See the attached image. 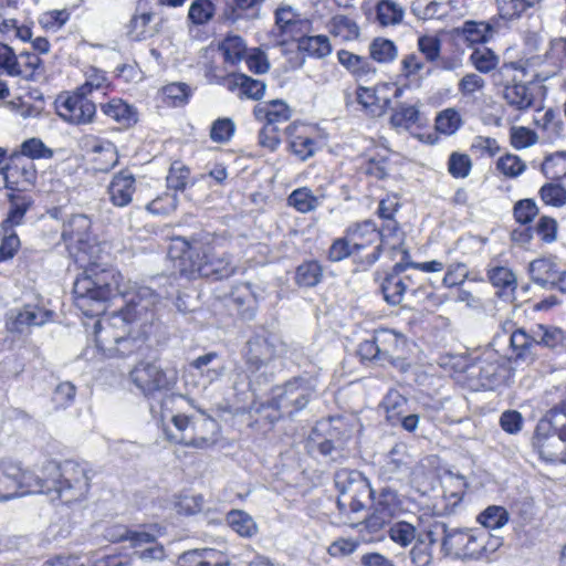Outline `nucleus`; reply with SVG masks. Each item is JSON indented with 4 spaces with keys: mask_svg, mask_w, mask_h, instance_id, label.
I'll list each match as a JSON object with an SVG mask.
<instances>
[{
    "mask_svg": "<svg viewBox=\"0 0 566 566\" xmlns=\"http://www.w3.org/2000/svg\"><path fill=\"white\" fill-rule=\"evenodd\" d=\"M91 226L87 216L73 214L62 230L64 241L78 244L76 261L85 268L84 274L74 283L75 304L86 316H98L105 311L107 301L128 296L123 308L94 324V332L98 348L111 350L107 344L112 338L120 355H130L142 347L150 333L160 296L151 287L137 286L125 280L116 269H99L93 255L99 249L88 242Z\"/></svg>",
    "mask_w": 566,
    "mask_h": 566,
    "instance_id": "nucleus-1",
    "label": "nucleus"
},
{
    "mask_svg": "<svg viewBox=\"0 0 566 566\" xmlns=\"http://www.w3.org/2000/svg\"><path fill=\"white\" fill-rule=\"evenodd\" d=\"M130 379L149 400L151 413L165 418V410L177 397L169 395L178 379L175 368H161L155 363H140L130 373Z\"/></svg>",
    "mask_w": 566,
    "mask_h": 566,
    "instance_id": "nucleus-2",
    "label": "nucleus"
},
{
    "mask_svg": "<svg viewBox=\"0 0 566 566\" xmlns=\"http://www.w3.org/2000/svg\"><path fill=\"white\" fill-rule=\"evenodd\" d=\"M90 470L86 464L73 460L59 463L48 460L43 464L44 476L50 475L49 495L64 504L82 501L90 490Z\"/></svg>",
    "mask_w": 566,
    "mask_h": 566,
    "instance_id": "nucleus-3",
    "label": "nucleus"
},
{
    "mask_svg": "<svg viewBox=\"0 0 566 566\" xmlns=\"http://www.w3.org/2000/svg\"><path fill=\"white\" fill-rule=\"evenodd\" d=\"M532 446L549 463H566V409L554 408L535 428Z\"/></svg>",
    "mask_w": 566,
    "mask_h": 566,
    "instance_id": "nucleus-4",
    "label": "nucleus"
},
{
    "mask_svg": "<svg viewBox=\"0 0 566 566\" xmlns=\"http://www.w3.org/2000/svg\"><path fill=\"white\" fill-rule=\"evenodd\" d=\"M334 482L339 493L336 504L342 514L363 511L374 495L368 479L359 471L340 469L335 473Z\"/></svg>",
    "mask_w": 566,
    "mask_h": 566,
    "instance_id": "nucleus-5",
    "label": "nucleus"
},
{
    "mask_svg": "<svg viewBox=\"0 0 566 566\" xmlns=\"http://www.w3.org/2000/svg\"><path fill=\"white\" fill-rule=\"evenodd\" d=\"M316 386L317 380L314 377H294L275 390L272 406L282 413L293 415L308 403Z\"/></svg>",
    "mask_w": 566,
    "mask_h": 566,
    "instance_id": "nucleus-6",
    "label": "nucleus"
},
{
    "mask_svg": "<svg viewBox=\"0 0 566 566\" xmlns=\"http://www.w3.org/2000/svg\"><path fill=\"white\" fill-rule=\"evenodd\" d=\"M201 255L197 253L196 261L186 268L182 264L181 271L187 272L190 277L200 276L212 281L228 279L235 274L238 265L228 253H217L211 248H201Z\"/></svg>",
    "mask_w": 566,
    "mask_h": 566,
    "instance_id": "nucleus-7",
    "label": "nucleus"
},
{
    "mask_svg": "<svg viewBox=\"0 0 566 566\" xmlns=\"http://www.w3.org/2000/svg\"><path fill=\"white\" fill-rule=\"evenodd\" d=\"M284 350V344L274 334L263 332L253 335L245 344L243 357L251 373L259 371Z\"/></svg>",
    "mask_w": 566,
    "mask_h": 566,
    "instance_id": "nucleus-8",
    "label": "nucleus"
},
{
    "mask_svg": "<svg viewBox=\"0 0 566 566\" xmlns=\"http://www.w3.org/2000/svg\"><path fill=\"white\" fill-rule=\"evenodd\" d=\"M480 530L451 528V532L441 538V552L444 556L469 560L479 559Z\"/></svg>",
    "mask_w": 566,
    "mask_h": 566,
    "instance_id": "nucleus-9",
    "label": "nucleus"
},
{
    "mask_svg": "<svg viewBox=\"0 0 566 566\" xmlns=\"http://www.w3.org/2000/svg\"><path fill=\"white\" fill-rule=\"evenodd\" d=\"M345 233L352 241V244L360 252L367 247L377 243L374 251L366 256L367 264H374L380 256L384 247V232H380L373 220H365L350 224Z\"/></svg>",
    "mask_w": 566,
    "mask_h": 566,
    "instance_id": "nucleus-10",
    "label": "nucleus"
},
{
    "mask_svg": "<svg viewBox=\"0 0 566 566\" xmlns=\"http://www.w3.org/2000/svg\"><path fill=\"white\" fill-rule=\"evenodd\" d=\"M57 114L71 124L91 123L96 113L95 103L80 88L73 94L56 102Z\"/></svg>",
    "mask_w": 566,
    "mask_h": 566,
    "instance_id": "nucleus-11",
    "label": "nucleus"
},
{
    "mask_svg": "<svg viewBox=\"0 0 566 566\" xmlns=\"http://www.w3.org/2000/svg\"><path fill=\"white\" fill-rule=\"evenodd\" d=\"M51 316V311L36 304H25L20 308H12L8 312L7 328L11 333L23 334L31 327L44 325Z\"/></svg>",
    "mask_w": 566,
    "mask_h": 566,
    "instance_id": "nucleus-12",
    "label": "nucleus"
},
{
    "mask_svg": "<svg viewBox=\"0 0 566 566\" xmlns=\"http://www.w3.org/2000/svg\"><path fill=\"white\" fill-rule=\"evenodd\" d=\"M171 422L176 432L165 430L169 441L195 449H205L214 444V439L206 436H193L192 426L196 424L190 417L185 415H174Z\"/></svg>",
    "mask_w": 566,
    "mask_h": 566,
    "instance_id": "nucleus-13",
    "label": "nucleus"
},
{
    "mask_svg": "<svg viewBox=\"0 0 566 566\" xmlns=\"http://www.w3.org/2000/svg\"><path fill=\"white\" fill-rule=\"evenodd\" d=\"M538 347L537 338L535 337V327L530 331L525 328H516L510 336L511 358L514 361L532 364L535 361Z\"/></svg>",
    "mask_w": 566,
    "mask_h": 566,
    "instance_id": "nucleus-14",
    "label": "nucleus"
},
{
    "mask_svg": "<svg viewBox=\"0 0 566 566\" xmlns=\"http://www.w3.org/2000/svg\"><path fill=\"white\" fill-rule=\"evenodd\" d=\"M409 258V253L403 251V258L400 262L396 263L391 272H389L380 284V290L384 295V300L392 306L401 304L405 294L408 292L407 286L400 279V274L408 270V264L405 260Z\"/></svg>",
    "mask_w": 566,
    "mask_h": 566,
    "instance_id": "nucleus-15",
    "label": "nucleus"
},
{
    "mask_svg": "<svg viewBox=\"0 0 566 566\" xmlns=\"http://www.w3.org/2000/svg\"><path fill=\"white\" fill-rule=\"evenodd\" d=\"M259 297L252 284L240 283L229 295V305L233 306L241 318L251 321L255 317Z\"/></svg>",
    "mask_w": 566,
    "mask_h": 566,
    "instance_id": "nucleus-16",
    "label": "nucleus"
},
{
    "mask_svg": "<svg viewBox=\"0 0 566 566\" xmlns=\"http://www.w3.org/2000/svg\"><path fill=\"white\" fill-rule=\"evenodd\" d=\"M135 190L136 179L127 169L115 174L107 187V193L111 202L120 208L126 207L132 202Z\"/></svg>",
    "mask_w": 566,
    "mask_h": 566,
    "instance_id": "nucleus-17",
    "label": "nucleus"
},
{
    "mask_svg": "<svg viewBox=\"0 0 566 566\" xmlns=\"http://www.w3.org/2000/svg\"><path fill=\"white\" fill-rule=\"evenodd\" d=\"M401 504L395 490L382 489L374 502V518L379 525L387 523L401 511Z\"/></svg>",
    "mask_w": 566,
    "mask_h": 566,
    "instance_id": "nucleus-18",
    "label": "nucleus"
},
{
    "mask_svg": "<svg viewBox=\"0 0 566 566\" xmlns=\"http://www.w3.org/2000/svg\"><path fill=\"white\" fill-rule=\"evenodd\" d=\"M254 117L269 125L285 123L291 118V109L287 104L281 99H273L264 105H258L253 109Z\"/></svg>",
    "mask_w": 566,
    "mask_h": 566,
    "instance_id": "nucleus-19",
    "label": "nucleus"
},
{
    "mask_svg": "<svg viewBox=\"0 0 566 566\" xmlns=\"http://www.w3.org/2000/svg\"><path fill=\"white\" fill-rule=\"evenodd\" d=\"M503 367L497 360L483 359L470 368V376L483 388L491 389L502 379Z\"/></svg>",
    "mask_w": 566,
    "mask_h": 566,
    "instance_id": "nucleus-20",
    "label": "nucleus"
},
{
    "mask_svg": "<svg viewBox=\"0 0 566 566\" xmlns=\"http://www.w3.org/2000/svg\"><path fill=\"white\" fill-rule=\"evenodd\" d=\"M534 327L538 346L549 348L556 353L566 352V331L544 324H537Z\"/></svg>",
    "mask_w": 566,
    "mask_h": 566,
    "instance_id": "nucleus-21",
    "label": "nucleus"
},
{
    "mask_svg": "<svg viewBox=\"0 0 566 566\" xmlns=\"http://www.w3.org/2000/svg\"><path fill=\"white\" fill-rule=\"evenodd\" d=\"M10 209L7 218L2 221L1 228L3 233H8L15 226L22 223L23 218L32 205L31 199L22 193H9Z\"/></svg>",
    "mask_w": 566,
    "mask_h": 566,
    "instance_id": "nucleus-22",
    "label": "nucleus"
},
{
    "mask_svg": "<svg viewBox=\"0 0 566 566\" xmlns=\"http://www.w3.org/2000/svg\"><path fill=\"white\" fill-rule=\"evenodd\" d=\"M20 465L4 463L0 469V501H9L20 495Z\"/></svg>",
    "mask_w": 566,
    "mask_h": 566,
    "instance_id": "nucleus-23",
    "label": "nucleus"
},
{
    "mask_svg": "<svg viewBox=\"0 0 566 566\" xmlns=\"http://www.w3.org/2000/svg\"><path fill=\"white\" fill-rule=\"evenodd\" d=\"M102 112L122 127H130L137 123L136 109L119 98H114L101 106Z\"/></svg>",
    "mask_w": 566,
    "mask_h": 566,
    "instance_id": "nucleus-24",
    "label": "nucleus"
},
{
    "mask_svg": "<svg viewBox=\"0 0 566 566\" xmlns=\"http://www.w3.org/2000/svg\"><path fill=\"white\" fill-rule=\"evenodd\" d=\"M154 19L151 11L143 9V1L137 2L136 11L127 24V35L134 41H140L151 35L149 24Z\"/></svg>",
    "mask_w": 566,
    "mask_h": 566,
    "instance_id": "nucleus-25",
    "label": "nucleus"
},
{
    "mask_svg": "<svg viewBox=\"0 0 566 566\" xmlns=\"http://www.w3.org/2000/svg\"><path fill=\"white\" fill-rule=\"evenodd\" d=\"M502 96L505 102L517 111L528 109L534 102V96L524 83L504 85Z\"/></svg>",
    "mask_w": 566,
    "mask_h": 566,
    "instance_id": "nucleus-26",
    "label": "nucleus"
},
{
    "mask_svg": "<svg viewBox=\"0 0 566 566\" xmlns=\"http://www.w3.org/2000/svg\"><path fill=\"white\" fill-rule=\"evenodd\" d=\"M338 62L353 75L358 78L375 74L376 69L369 62L368 57L354 54L346 50L337 52Z\"/></svg>",
    "mask_w": 566,
    "mask_h": 566,
    "instance_id": "nucleus-27",
    "label": "nucleus"
},
{
    "mask_svg": "<svg viewBox=\"0 0 566 566\" xmlns=\"http://www.w3.org/2000/svg\"><path fill=\"white\" fill-rule=\"evenodd\" d=\"M557 271L556 264L546 258L536 259L528 265V272L533 282L543 287L556 283Z\"/></svg>",
    "mask_w": 566,
    "mask_h": 566,
    "instance_id": "nucleus-28",
    "label": "nucleus"
},
{
    "mask_svg": "<svg viewBox=\"0 0 566 566\" xmlns=\"http://www.w3.org/2000/svg\"><path fill=\"white\" fill-rule=\"evenodd\" d=\"M356 95L357 102L374 117L384 115L390 105V99L388 97L380 98L374 88L359 86Z\"/></svg>",
    "mask_w": 566,
    "mask_h": 566,
    "instance_id": "nucleus-29",
    "label": "nucleus"
},
{
    "mask_svg": "<svg viewBox=\"0 0 566 566\" xmlns=\"http://www.w3.org/2000/svg\"><path fill=\"white\" fill-rule=\"evenodd\" d=\"M375 336L379 347L380 363L390 361L405 344L401 336L389 329L376 331Z\"/></svg>",
    "mask_w": 566,
    "mask_h": 566,
    "instance_id": "nucleus-30",
    "label": "nucleus"
},
{
    "mask_svg": "<svg viewBox=\"0 0 566 566\" xmlns=\"http://www.w3.org/2000/svg\"><path fill=\"white\" fill-rule=\"evenodd\" d=\"M324 198V195L316 196L307 187H301L292 191L287 198L289 206L301 213H307L315 210Z\"/></svg>",
    "mask_w": 566,
    "mask_h": 566,
    "instance_id": "nucleus-31",
    "label": "nucleus"
},
{
    "mask_svg": "<svg viewBox=\"0 0 566 566\" xmlns=\"http://www.w3.org/2000/svg\"><path fill=\"white\" fill-rule=\"evenodd\" d=\"M226 522L242 537H252L259 530L253 517L242 510H231L226 516Z\"/></svg>",
    "mask_w": 566,
    "mask_h": 566,
    "instance_id": "nucleus-32",
    "label": "nucleus"
},
{
    "mask_svg": "<svg viewBox=\"0 0 566 566\" xmlns=\"http://www.w3.org/2000/svg\"><path fill=\"white\" fill-rule=\"evenodd\" d=\"M229 87H238L240 94L248 98L260 99L265 93L266 85L262 81L239 73L232 75Z\"/></svg>",
    "mask_w": 566,
    "mask_h": 566,
    "instance_id": "nucleus-33",
    "label": "nucleus"
},
{
    "mask_svg": "<svg viewBox=\"0 0 566 566\" xmlns=\"http://www.w3.org/2000/svg\"><path fill=\"white\" fill-rule=\"evenodd\" d=\"M20 495L28 493H45L49 495L50 489V475L44 476L43 468L41 469V475H35L31 471L22 470L20 467Z\"/></svg>",
    "mask_w": 566,
    "mask_h": 566,
    "instance_id": "nucleus-34",
    "label": "nucleus"
},
{
    "mask_svg": "<svg viewBox=\"0 0 566 566\" xmlns=\"http://www.w3.org/2000/svg\"><path fill=\"white\" fill-rule=\"evenodd\" d=\"M328 30L334 36L344 41H353L359 38V27L347 15L337 14L328 23Z\"/></svg>",
    "mask_w": 566,
    "mask_h": 566,
    "instance_id": "nucleus-35",
    "label": "nucleus"
},
{
    "mask_svg": "<svg viewBox=\"0 0 566 566\" xmlns=\"http://www.w3.org/2000/svg\"><path fill=\"white\" fill-rule=\"evenodd\" d=\"M298 49L317 59H323L332 52V45L326 35L302 36L298 40Z\"/></svg>",
    "mask_w": 566,
    "mask_h": 566,
    "instance_id": "nucleus-36",
    "label": "nucleus"
},
{
    "mask_svg": "<svg viewBox=\"0 0 566 566\" xmlns=\"http://www.w3.org/2000/svg\"><path fill=\"white\" fill-rule=\"evenodd\" d=\"M403 14V8L391 0H381L376 7L377 21L384 27L399 24Z\"/></svg>",
    "mask_w": 566,
    "mask_h": 566,
    "instance_id": "nucleus-37",
    "label": "nucleus"
},
{
    "mask_svg": "<svg viewBox=\"0 0 566 566\" xmlns=\"http://www.w3.org/2000/svg\"><path fill=\"white\" fill-rule=\"evenodd\" d=\"M486 274L489 281L495 287L509 290L511 292H514L517 287V279L515 273L506 266L490 265Z\"/></svg>",
    "mask_w": 566,
    "mask_h": 566,
    "instance_id": "nucleus-38",
    "label": "nucleus"
},
{
    "mask_svg": "<svg viewBox=\"0 0 566 566\" xmlns=\"http://www.w3.org/2000/svg\"><path fill=\"white\" fill-rule=\"evenodd\" d=\"M510 514L507 510L499 505H490L478 516V522L485 528L497 530L507 524Z\"/></svg>",
    "mask_w": 566,
    "mask_h": 566,
    "instance_id": "nucleus-39",
    "label": "nucleus"
},
{
    "mask_svg": "<svg viewBox=\"0 0 566 566\" xmlns=\"http://www.w3.org/2000/svg\"><path fill=\"white\" fill-rule=\"evenodd\" d=\"M419 120V111L416 106L398 104L391 116L390 124L395 128L409 129Z\"/></svg>",
    "mask_w": 566,
    "mask_h": 566,
    "instance_id": "nucleus-40",
    "label": "nucleus"
},
{
    "mask_svg": "<svg viewBox=\"0 0 566 566\" xmlns=\"http://www.w3.org/2000/svg\"><path fill=\"white\" fill-rule=\"evenodd\" d=\"M408 458L407 446L403 443L395 444L387 454L384 465L385 472L392 475L407 471L409 464Z\"/></svg>",
    "mask_w": 566,
    "mask_h": 566,
    "instance_id": "nucleus-41",
    "label": "nucleus"
},
{
    "mask_svg": "<svg viewBox=\"0 0 566 566\" xmlns=\"http://www.w3.org/2000/svg\"><path fill=\"white\" fill-rule=\"evenodd\" d=\"M408 400L398 390L390 389L382 400L387 413V420L396 426V418L407 412Z\"/></svg>",
    "mask_w": 566,
    "mask_h": 566,
    "instance_id": "nucleus-42",
    "label": "nucleus"
},
{
    "mask_svg": "<svg viewBox=\"0 0 566 566\" xmlns=\"http://www.w3.org/2000/svg\"><path fill=\"white\" fill-rule=\"evenodd\" d=\"M218 359V354L216 352H210L205 355H201L190 361V367L198 370L199 374L211 382L218 379L223 371V367L221 365L212 366L210 365Z\"/></svg>",
    "mask_w": 566,
    "mask_h": 566,
    "instance_id": "nucleus-43",
    "label": "nucleus"
},
{
    "mask_svg": "<svg viewBox=\"0 0 566 566\" xmlns=\"http://www.w3.org/2000/svg\"><path fill=\"white\" fill-rule=\"evenodd\" d=\"M370 57L378 63H389L398 56L395 43L388 39L376 38L369 45Z\"/></svg>",
    "mask_w": 566,
    "mask_h": 566,
    "instance_id": "nucleus-44",
    "label": "nucleus"
},
{
    "mask_svg": "<svg viewBox=\"0 0 566 566\" xmlns=\"http://www.w3.org/2000/svg\"><path fill=\"white\" fill-rule=\"evenodd\" d=\"M191 94L190 87L186 83H170L163 87L161 95L164 102L174 107L184 106L187 104Z\"/></svg>",
    "mask_w": 566,
    "mask_h": 566,
    "instance_id": "nucleus-45",
    "label": "nucleus"
},
{
    "mask_svg": "<svg viewBox=\"0 0 566 566\" xmlns=\"http://www.w3.org/2000/svg\"><path fill=\"white\" fill-rule=\"evenodd\" d=\"M491 31L490 24L475 21H467L461 29H457L468 44L485 43Z\"/></svg>",
    "mask_w": 566,
    "mask_h": 566,
    "instance_id": "nucleus-46",
    "label": "nucleus"
},
{
    "mask_svg": "<svg viewBox=\"0 0 566 566\" xmlns=\"http://www.w3.org/2000/svg\"><path fill=\"white\" fill-rule=\"evenodd\" d=\"M323 275L322 266L317 261H307L296 269L295 280L301 286L312 287L319 283Z\"/></svg>",
    "mask_w": 566,
    "mask_h": 566,
    "instance_id": "nucleus-47",
    "label": "nucleus"
},
{
    "mask_svg": "<svg viewBox=\"0 0 566 566\" xmlns=\"http://www.w3.org/2000/svg\"><path fill=\"white\" fill-rule=\"evenodd\" d=\"M390 539L401 547H407L415 541L418 542L417 528L405 521L392 524L388 531Z\"/></svg>",
    "mask_w": 566,
    "mask_h": 566,
    "instance_id": "nucleus-48",
    "label": "nucleus"
},
{
    "mask_svg": "<svg viewBox=\"0 0 566 566\" xmlns=\"http://www.w3.org/2000/svg\"><path fill=\"white\" fill-rule=\"evenodd\" d=\"M220 50L223 53L224 60L234 64L244 57L247 45L239 35H228L221 42Z\"/></svg>",
    "mask_w": 566,
    "mask_h": 566,
    "instance_id": "nucleus-49",
    "label": "nucleus"
},
{
    "mask_svg": "<svg viewBox=\"0 0 566 566\" xmlns=\"http://www.w3.org/2000/svg\"><path fill=\"white\" fill-rule=\"evenodd\" d=\"M107 537L112 542L129 541L134 548L143 547L155 541V536L148 532H137L126 528L116 530V533H109Z\"/></svg>",
    "mask_w": 566,
    "mask_h": 566,
    "instance_id": "nucleus-50",
    "label": "nucleus"
},
{
    "mask_svg": "<svg viewBox=\"0 0 566 566\" xmlns=\"http://www.w3.org/2000/svg\"><path fill=\"white\" fill-rule=\"evenodd\" d=\"M214 4L211 0H195L189 8L188 19L196 25L208 23L214 15Z\"/></svg>",
    "mask_w": 566,
    "mask_h": 566,
    "instance_id": "nucleus-51",
    "label": "nucleus"
},
{
    "mask_svg": "<svg viewBox=\"0 0 566 566\" xmlns=\"http://www.w3.org/2000/svg\"><path fill=\"white\" fill-rule=\"evenodd\" d=\"M217 552L212 548L193 549L179 556V566H222L220 564L212 565L210 559L214 557Z\"/></svg>",
    "mask_w": 566,
    "mask_h": 566,
    "instance_id": "nucleus-52",
    "label": "nucleus"
},
{
    "mask_svg": "<svg viewBox=\"0 0 566 566\" xmlns=\"http://www.w3.org/2000/svg\"><path fill=\"white\" fill-rule=\"evenodd\" d=\"M462 125L459 112L454 108H447L438 114L436 118V128L444 135L454 134Z\"/></svg>",
    "mask_w": 566,
    "mask_h": 566,
    "instance_id": "nucleus-53",
    "label": "nucleus"
},
{
    "mask_svg": "<svg viewBox=\"0 0 566 566\" xmlns=\"http://www.w3.org/2000/svg\"><path fill=\"white\" fill-rule=\"evenodd\" d=\"M470 61L474 67L481 73H489L495 69L497 56L485 46L476 48L470 55Z\"/></svg>",
    "mask_w": 566,
    "mask_h": 566,
    "instance_id": "nucleus-54",
    "label": "nucleus"
},
{
    "mask_svg": "<svg viewBox=\"0 0 566 566\" xmlns=\"http://www.w3.org/2000/svg\"><path fill=\"white\" fill-rule=\"evenodd\" d=\"M190 177V170L180 161H175L167 175V186L177 191L185 190Z\"/></svg>",
    "mask_w": 566,
    "mask_h": 566,
    "instance_id": "nucleus-55",
    "label": "nucleus"
},
{
    "mask_svg": "<svg viewBox=\"0 0 566 566\" xmlns=\"http://www.w3.org/2000/svg\"><path fill=\"white\" fill-rule=\"evenodd\" d=\"M201 247H199L198 242H190L185 238H176L172 240L171 247L169 249V254L175 259H186L188 258L190 262L195 261L193 254L199 253Z\"/></svg>",
    "mask_w": 566,
    "mask_h": 566,
    "instance_id": "nucleus-56",
    "label": "nucleus"
},
{
    "mask_svg": "<svg viewBox=\"0 0 566 566\" xmlns=\"http://www.w3.org/2000/svg\"><path fill=\"white\" fill-rule=\"evenodd\" d=\"M542 200L553 207H563L566 205V189L560 184H545L539 189Z\"/></svg>",
    "mask_w": 566,
    "mask_h": 566,
    "instance_id": "nucleus-57",
    "label": "nucleus"
},
{
    "mask_svg": "<svg viewBox=\"0 0 566 566\" xmlns=\"http://www.w3.org/2000/svg\"><path fill=\"white\" fill-rule=\"evenodd\" d=\"M235 125L230 118H218L214 120L210 128V138L214 143H228L233 136Z\"/></svg>",
    "mask_w": 566,
    "mask_h": 566,
    "instance_id": "nucleus-58",
    "label": "nucleus"
},
{
    "mask_svg": "<svg viewBox=\"0 0 566 566\" xmlns=\"http://www.w3.org/2000/svg\"><path fill=\"white\" fill-rule=\"evenodd\" d=\"M472 168V161L465 154L452 153L448 160V171L454 178H465Z\"/></svg>",
    "mask_w": 566,
    "mask_h": 566,
    "instance_id": "nucleus-59",
    "label": "nucleus"
},
{
    "mask_svg": "<svg viewBox=\"0 0 566 566\" xmlns=\"http://www.w3.org/2000/svg\"><path fill=\"white\" fill-rule=\"evenodd\" d=\"M496 168L506 177L514 178L520 176L526 168L522 159L513 154L502 156L497 163Z\"/></svg>",
    "mask_w": 566,
    "mask_h": 566,
    "instance_id": "nucleus-60",
    "label": "nucleus"
},
{
    "mask_svg": "<svg viewBox=\"0 0 566 566\" xmlns=\"http://www.w3.org/2000/svg\"><path fill=\"white\" fill-rule=\"evenodd\" d=\"M356 253H358L357 250L354 248L350 239L345 233L344 238L336 239L332 243L328 250V260L332 262H338Z\"/></svg>",
    "mask_w": 566,
    "mask_h": 566,
    "instance_id": "nucleus-61",
    "label": "nucleus"
},
{
    "mask_svg": "<svg viewBox=\"0 0 566 566\" xmlns=\"http://www.w3.org/2000/svg\"><path fill=\"white\" fill-rule=\"evenodd\" d=\"M0 69L8 75H21L23 73L14 51L4 43H0Z\"/></svg>",
    "mask_w": 566,
    "mask_h": 566,
    "instance_id": "nucleus-62",
    "label": "nucleus"
},
{
    "mask_svg": "<svg viewBox=\"0 0 566 566\" xmlns=\"http://www.w3.org/2000/svg\"><path fill=\"white\" fill-rule=\"evenodd\" d=\"M275 22L282 32L292 33L301 20L291 7H280L275 11Z\"/></svg>",
    "mask_w": 566,
    "mask_h": 566,
    "instance_id": "nucleus-63",
    "label": "nucleus"
},
{
    "mask_svg": "<svg viewBox=\"0 0 566 566\" xmlns=\"http://www.w3.org/2000/svg\"><path fill=\"white\" fill-rule=\"evenodd\" d=\"M514 218L521 224H527L538 214V208L534 200L523 199L514 206Z\"/></svg>",
    "mask_w": 566,
    "mask_h": 566,
    "instance_id": "nucleus-64",
    "label": "nucleus"
}]
</instances>
